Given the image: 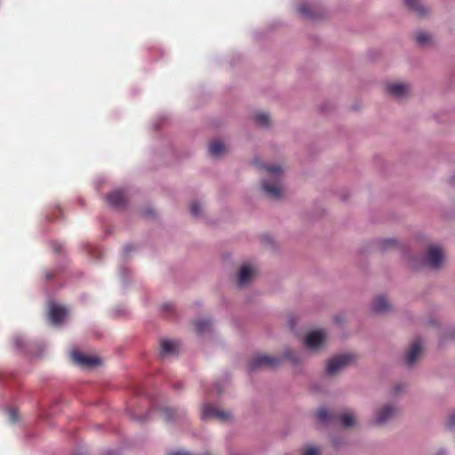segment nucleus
I'll return each mask as SVG.
<instances>
[{"instance_id": "f257e3e1", "label": "nucleus", "mask_w": 455, "mask_h": 455, "mask_svg": "<svg viewBox=\"0 0 455 455\" xmlns=\"http://www.w3.org/2000/svg\"><path fill=\"white\" fill-rule=\"evenodd\" d=\"M260 170L266 172L261 180V189L265 196L271 200H279L283 196L282 177L283 170L279 164H261Z\"/></svg>"}, {"instance_id": "f03ea898", "label": "nucleus", "mask_w": 455, "mask_h": 455, "mask_svg": "<svg viewBox=\"0 0 455 455\" xmlns=\"http://www.w3.org/2000/svg\"><path fill=\"white\" fill-rule=\"evenodd\" d=\"M400 415V408L395 403H387L375 409L371 424L384 427Z\"/></svg>"}, {"instance_id": "7ed1b4c3", "label": "nucleus", "mask_w": 455, "mask_h": 455, "mask_svg": "<svg viewBox=\"0 0 455 455\" xmlns=\"http://www.w3.org/2000/svg\"><path fill=\"white\" fill-rule=\"evenodd\" d=\"M282 358L267 355H257L247 365L249 372H254L262 369L275 370L280 367Z\"/></svg>"}, {"instance_id": "20e7f679", "label": "nucleus", "mask_w": 455, "mask_h": 455, "mask_svg": "<svg viewBox=\"0 0 455 455\" xmlns=\"http://www.w3.org/2000/svg\"><path fill=\"white\" fill-rule=\"evenodd\" d=\"M68 315V309L61 305L51 301L49 303L48 318L51 324L60 326L64 323Z\"/></svg>"}, {"instance_id": "39448f33", "label": "nucleus", "mask_w": 455, "mask_h": 455, "mask_svg": "<svg viewBox=\"0 0 455 455\" xmlns=\"http://www.w3.org/2000/svg\"><path fill=\"white\" fill-rule=\"evenodd\" d=\"M423 259L432 269H439L443 262L444 255L439 247L431 245L427 248Z\"/></svg>"}, {"instance_id": "423d86ee", "label": "nucleus", "mask_w": 455, "mask_h": 455, "mask_svg": "<svg viewBox=\"0 0 455 455\" xmlns=\"http://www.w3.org/2000/svg\"><path fill=\"white\" fill-rule=\"evenodd\" d=\"M352 360L353 356L349 354L339 355L331 358L326 365V373L330 376L335 375Z\"/></svg>"}, {"instance_id": "0eeeda50", "label": "nucleus", "mask_w": 455, "mask_h": 455, "mask_svg": "<svg viewBox=\"0 0 455 455\" xmlns=\"http://www.w3.org/2000/svg\"><path fill=\"white\" fill-rule=\"evenodd\" d=\"M70 355L73 363L82 367L91 368L100 364V358L84 355L78 350H73Z\"/></svg>"}, {"instance_id": "6e6552de", "label": "nucleus", "mask_w": 455, "mask_h": 455, "mask_svg": "<svg viewBox=\"0 0 455 455\" xmlns=\"http://www.w3.org/2000/svg\"><path fill=\"white\" fill-rule=\"evenodd\" d=\"M230 418V412L211 406L205 403L201 412V419L206 420L209 419H217L220 421L228 420Z\"/></svg>"}, {"instance_id": "1a4fd4ad", "label": "nucleus", "mask_w": 455, "mask_h": 455, "mask_svg": "<svg viewBox=\"0 0 455 455\" xmlns=\"http://www.w3.org/2000/svg\"><path fill=\"white\" fill-rule=\"evenodd\" d=\"M422 351V340L417 339L409 347L406 354V366L412 367Z\"/></svg>"}, {"instance_id": "9d476101", "label": "nucleus", "mask_w": 455, "mask_h": 455, "mask_svg": "<svg viewBox=\"0 0 455 455\" xmlns=\"http://www.w3.org/2000/svg\"><path fill=\"white\" fill-rule=\"evenodd\" d=\"M106 200L111 207L121 209L126 204L125 192L122 189L114 190L106 197Z\"/></svg>"}, {"instance_id": "9b49d317", "label": "nucleus", "mask_w": 455, "mask_h": 455, "mask_svg": "<svg viewBox=\"0 0 455 455\" xmlns=\"http://www.w3.org/2000/svg\"><path fill=\"white\" fill-rule=\"evenodd\" d=\"M324 339V332L322 331H315L309 332L305 338V345L311 350L319 348Z\"/></svg>"}, {"instance_id": "f8f14e48", "label": "nucleus", "mask_w": 455, "mask_h": 455, "mask_svg": "<svg viewBox=\"0 0 455 455\" xmlns=\"http://www.w3.org/2000/svg\"><path fill=\"white\" fill-rule=\"evenodd\" d=\"M391 304L389 303L387 299L383 295L377 296L373 299L371 306V311L377 314L387 313L391 310Z\"/></svg>"}, {"instance_id": "ddd939ff", "label": "nucleus", "mask_w": 455, "mask_h": 455, "mask_svg": "<svg viewBox=\"0 0 455 455\" xmlns=\"http://www.w3.org/2000/svg\"><path fill=\"white\" fill-rule=\"evenodd\" d=\"M407 8L413 11L419 18L427 17L430 10L427 6L424 5L420 0H403Z\"/></svg>"}, {"instance_id": "4468645a", "label": "nucleus", "mask_w": 455, "mask_h": 455, "mask_svg": "<svg viewBox=\"0 0 455 455\" xmlns=\"http://www.w3.org/2000/svg\"><path fill=\"white\" fill-rule=\"evenodd\" d=\"M179 351V342L170 339H162L161 341V350H160V357L164 358L169 355H173L178 354Z\"/></svg>"}, {"instance_id": "2eb2a0df", "label": "nucleus", "mask_w": 455, "mask_h": 455, "mask_svg": "<svg viewBox=\"0 0 455 455\" xmlns=\"http://www.w3.org/2000/svg\"><path fill=\"white\" fill-rule=\"evenodd\" d=\"M162 413L164 415V420L167 423H173L178 420L182 419L185 417V411L180 409L164 407L162 408Z\"/></svg>"}, {"instance_id": "dca6fc26", "label": "nucleus", "mask_w": 455, "mask_h": 455, "mask_svg": "<svg viewBox=\"0 0 455 455\" xmlns=\"http://www.w3.org/2000/svg\"><path fill=\"white\" fill-rule=\"evenodd\" d=\"M195 327L197 335L204 336L212 331V321L211 318H202L195 321Z\"/></svg>"}, {"instance_id": "f3484780", "label": "nucleus", "mask_w": 455, "mask_h": 455, "mask_svg": "<svg viewBox=\"0 0 455 455\" xmlns=\"http://www.w3.org/2000/svg\"><path fill=\"white\" fill-rule=\"evenodd\" d=\"M387 92L397 98H403L408 92V86L403 83H393L387 85Z\"/></svg>"}, {"instance_id": "a211bd4d", "label": "nucleus", "mask_w": 455, "mask_h": 455, "mask_svg": "<svg viewBox=\"0 0 455 455\" xmlns=\"http://www.w3.org/2000/svg\"><path fill=\"white\" fill-rule=\"evenodd\" d=\"M254 271L252 267L249 265H243L239 271L237 284L239 287H243L247 285L252 276H253Z\"/></svg>"}, {"instance_id": "6ab92c4d", "label": "nucleus", "mask_w": 455, "mask_h": 455, "mask_svg": "<svg viewBox=\"0 0 455 455\" xmlns=\"http://www.w3.org/2000/svg\"><path fill=\"white\" fill-rule=\"evenodd\" d=\"M34 343L32 341H27L22 336L17 335L13 338V347L19 352H24L27 354L33 353Z\"/></svg>"}, {"instance_id": "aec40b11", "label": "nucleus", "mask_w": 455, "mask_h": 455, "mask_svg": "<svg viewBox=\"0 0 455 455\" xmlns=\"http://www.w3.org/2000/svg\"><path fill=\"white\" fill-rule=\"evenodd\" d=\"M298 12L307 20H315L318 15L312 10L311 6L307 3L300 4L298 8Z\"/></svg>"}, {"instance_id": "412c9836", "label": "nucleus", "mask_w": 455, "mask_h": 455, "mask_svg": "<svg viewBox=\"0 0 455 455\" xmlns=\"http://www.w3.org/2000/svg\"><path fill=\"white\" fill-rule=\"evenodd\" d=\"M224 152V145L220 140L212 141L209 146V153L212 156H220Z\"/></svg>"}, {"instance_id": "4be33fe9", "label": "nucleus", "mask_w": 455, "mask_h": 455, "mask_svg": "<svg viewBox=\"0 0 455 455\" xmlns=\"http://www.w3.org/2000/svg\"><path fill=\"white\" fill-rule=\"evenodd\" d=\"M283 357L288 359L293 365L297 366L302 363L301 357L290 348H285L283 352Z\"/></svg>"}, {"instance_id": "5701e85b", "label": "nucleus", "mask_w": 455, "mask_h": 455, "mask_svg": "<svg viewBox=\"0 0 455 455\" xmlns=\"http://www.w3.org/2000/svg\"><path fill=\"white\" fill-rule=\"evenodd\" d=\"M253 118L255 123L263 128H267L270 125L269 116L265 112L256 113Z\"/></svg>"}, {"instance_id": "b1692460", "label": "nucleus", "mask_w": 455, "mask_h": 455, "mask_svg": "<svg viewBox=\"0 0 455 455\" xmlns=\"http://www.w3.org/2000/svg\"><path fill=\"white\" fill-rule=\"evenodd\" d=\"M339 420L343 427L348 428L355 425V419L352 413L350 412H344L340 414Z\"/></svg>"}, {"instance_id": "393cba45", "label": "nucleus", "mask_w": 455, "mask_h": 455, "mask_svg": "<svg viewBox=\"0 0 455 455\" xmlns=\"http://www.w3.org/2000/svg\"><path fill=\"white\" fill-rule=\"evenodd\" d=\"M417 44L421 47H426L431 44V36L426 32L419 31L416 36Z\"/></svg>"}, {"instance_id": "a878e982", "label": "nucleus", "mask_w": 455, "mask_h": 455, "mask_svg": "<svg viewBox=\"0 0 455 455\" xmlns=\"http://www.w3.org/2000/svg\"><path fill=\"white\" fill-rule=\"evenodd\" d=\"M331 413L326 408H321L317 411V419L323 424H327L331 419Z\"/></svg>"}, {"instance_id": "bb28decb", "label": "nucleus", "mask_w": 455, "mask_h": 455, "mask_svg": "<svg viewBox=\"0 0 455 455\" xmlns=\"http://www.w3.org/2000/svg\"><path fill=\"white\" fill-rule=\"evenodd\" d=\"M397 244V241L394 238H387L379 241V246L382 251L387 250L389 247L395 246Z\"/></svg>"}, {"instance_id": "cd10ccee", "label": "nucleus", "mask_w": 455, "mask_h": 455, "mask_svg": "<svg viewBox=\"0 0 455 455\" xmlns=\"http://www.w3.org/2000/svg\"><path fill=\"white\" fill-rule=\"evenodd\" d=\"M190 213L194 218H200L202 214V206L199 202H194L190 206Z\"/></svg>"}, {"instance_id": "c85d7f7f", "label": "nucleus", "mask_w": 455, "mask_h": 455, "mask_svg": "<svg viewBox=\"0 0 455 455\" xmlns=\"http://www.w3.org/2000/svg\"><path fill=\"white\" fill-rule=\"evenodd\" d=\"M129 414L132 420L137 421L139 423H144L149 419L150 411H147L146 413L140 416H137L132 411H130Z\"/></svg>"}, {"instance_id": "c756f323", "label": "nucleus", "mask_w": 455, "mask_h": 455, "mask_svg": "<svg viewBox=\"0 0 455 455\" xmlns=\"http://www.w3.org/2000/svg\"><path fill=\"white\" fill-rule=\"evenodd\" d=\"M5 413L8 417L9 421L12 423H15L19 419L18 411H17V410L13 409V408L6 409Z\"/></svg>"}, {"instance_id": "7c9ffc66", "label": "nucleus", "mask_w": 455, "mask_h": 455, "mask_svg": "<svg viewBox=\"0 0 455 455\" xmlns=\"http://www.w3.org/2000/svg\"><path fill=\"white\" fill-rule=\"evenodd\" d=\"M331 445L335 449H339L344 444V439L340 436H333L331 439Z\"/></svg>"}, {"instance_id": "2f4dec72", "label": "nucleus", "mask_w": 455, "mask_h": 455, "mask_svg": "<svg viewBox=\"0 0 455 455\" xmlns=\"http://www.w3.org/2000/svg\"><path fill=\"white\" fill-rule=\"evenodd\" d=\"M319 454H320L319 449L315 446L307 447L303 452V455H319Z\"/></svg>"}, {"instance_id": "473e14b6", "label": "nucleus", "mask_w": 455, "mask_h": 455, "mask_svg": "<svg viewBox=\"0 0 455 455\" xmlns=\"http://www.w3.org/2000/svg\"><path fill=\"white\" fill-rule=\"evenodd\" d=\"M212 387L217 395H220L223 393V385L220 381L214 382Z\"/></svg>"}, {"instance_id": "72a5a7b5", "label": "nucleus", "mask_w": 455, "mask_h": 455, "mask_svg": "<svg viewBox=\"0 0 455 455\" xmlns=\"http://www.w3.org/2000/svg\"><path fill=\"white\" fill-rule=\"evenodd\" d=\"M52 249H53V251L56 253V254H61L63 252V245L58 242H52Z\"/></svg>"}, {"instance_id": "f704fd0d", "label": "nucleus", "mask_w": 455, "mask_h": 455, "mask_svg": "<svg viewBox=\"0 0 455 455\" xmlns=\"http://www.w3.org/2000/svg\"><path fill=\"white\" fill-rule=\"evenodd\" d=\"M447 427L449 428H454L455 427V411L451 413L450 419L447 423Z\"/></svg>"}, {"instance_id": "c9c22d12", "label": "nucleus", "mask_w": 455, "mask_h": 455, "mask_svg": "<svg viewBox=\"0 0 455 455\" xmlns=\"http://www.w3.org/2000/svg\"><path fill=\"white\" fill-rule=\"evenodd\" d=\"M145 217L152 218L155 216V212L152 208H146L143 212Z\"/></svg>"}, {"instance_id": "e433bc0d", "label": "nucleus", "mask_w": 455, "mask_h": 455, "mask_svg": "<svg viewBox=\"0 0 455 455\" xmlns=\"http://www.w3.org/2000/svg\"><path fill=\"white\" fill-rule=\"evenodd\" d=\"M129 270L125 267H120V275L124 282H126V275L128 274Z\"/></svg>"}, {"instance_id": "4c0bfd02", "label": "nucleus", "mask_w": 455, "mask_h": 455, "mask_svg": "<svg viewBox=\"0 0 455 455\" xmlns=\"http://www.w3.org/2000/svg\"><path fill=\"white\" fill-rule=\"evenodd\" d=\"M134 250V246L132 244H126L124 247V253H128Z\"/></svg>"}, {"instance_id": "58836bf2", "label": "nucleus", "mask_w": 455, "mask_h": 455, "mask_svg": "<svg viewBox=\"0 0 455 455\" xmlns=\"http://www.w3.org/2000/svg\"><path fill=\"white\" fill-rule=\"evenodd\" d=\"M54 275H55L54 272L45 271L44 276H45L46 281L52 280V277L54 276Z\"/></svg>"}, {"instance_id": "ea45409f", "label": "nucleus", "mask_w": 455, "mask_h": 455, "mask_svg": "<svg viewBox=\"0 0 455 455\" xmlns=\"http://www.w3.org/2000/svg\"><path fill=\"white\" fill-rule=\"evenodd\" d=\"M403 389V387L401 385H396L393 387V394L397 395L399 394Z\"/></svg>"}, {"instance_id": "a19ab883", "label": "nucleus", "mask_w": 455, "mask_h": 455, "mask_svg": "<svg viewBox=\"0 0 455 455\" xmlns=\"http://www.w3.org/2000/svg\"><path fill=\"white\" fill-rule=\"evenodd\" d=\"M172 307H173V306H172V304H171V303H166V304H164V305L162 306V309H163V311H167V310H171V309H172Z\"/></svg>"}, {"instance_id": "79ce46f5", "label": "nucleus", "mask_w": 455, "mask_h": 455, "mask_svg": "<svg viewBox=\"0 0 455 455\" xmlns=\"http://www.w3.org/2000/svg\"><path fill=\"white\" fill-rule=\"evenodd\" d=\"M435 455H447V451L443 448L438 450Z\"/></svg>"}, {"instance_id": "37998d69", "label": "nucleus", "mask_w": 455, "mask_h": 455, "mask_svg": "<svg viewBox=\"0 0 455 455\" xmlns=\"http://www.w3.org/2000/svg\"><path fill=\"white\" fill-rule=\"evenodd\" d=\"M173 388L175 389H180L182 388V383L181 382H177L173 385Z\"/></svg>"}, {"instance_id": "c03bdc74", "label": "nucleus", "mask_w": 455, "mask_h": 455, "mask_svg": "<svg viewBox=\"0 0 455 455\" xmlns=\"http://www.w3.org/2000/svg\"><path fill=\"white\" fill-rule=\"evenodd\" d=\"M342 321H343V319H342V317H341L340 315H336V316H335V322H336L337 323H342Z\"/></svg>"}, {"instance_id": "a18cd8bd", "label": "nucleus", "mask_w": 455, "mask_h": 455, "mask_svg": "<svg viewBox=\"0 0 455 455\" xmlns=\"http://www.w3.org/2000/svg\"><path fill=\"white\" fill-rule=\"evenodd\" d=\"M449 335L451 338H455V329H452L449 331Z\"/></svg>"}, {"instance_id": "49530a36", "label": "nucleus", "mask_w": 455, "mask_h": 455, "mask_svg": "<svg viewBox=\"0 0 455 455\" xmlns=\"http://www.w3.org/2000/svg\"><path fill=\"white\" fill-rule=\"evenodd\" d=\"M107 455H116V452L114 451H108Z\"/></svg>"}]
</instances>
